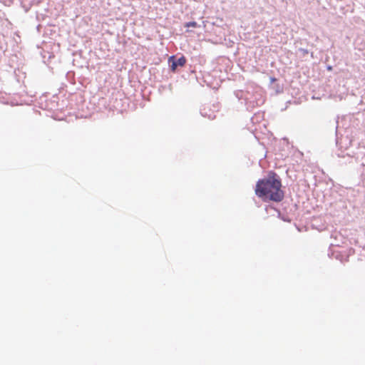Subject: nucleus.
Masks as SVG:
<instances>
[{
	"mask_svg": "<svg viewBox=\"0 0 365 365\" xmlns=\"http://www.w3.org/2000/svg\"><path fill=\"white\" fill-rule=\"evenodd\" d=\"M196 26V22H190L188 24H187L186 26L189 27V26H192V27H195Z\"/></svg>",
	"mask_w": 365,
	"mask_h": 365,
	"instance_id": "obj_3",
	"label": "nucleus"
},
{
	"mask_svg": "<svg viewBox=\"0 0 365 365\" xmlns=\"http://www.w3.org/2000/svg\"><path fill=\"white\" fill-rule=\"evenodd\" d=\"M255 194L264 200L282 201L284 198V192L279 176L274 172H269L267 178L258 180Z\"/></svg>",
	"mask_w": 365,
	"mask_h": 365,
	"instance_id": "obj_1",
	"label": "nucleus"
},
{
	"mask_svg": "<svg viewBox=\"0 0 365 365\" xmlns=\"http://www.w3.org/2000/svg\"><path fill=\"white\" fill-rule=\"evenodd\" d=\"M173 61L171 65V69L174 71L176 70L178 66H183L186 63V59L184 56L179 58L176 61H174V56H171L169 61Z\"/></svg>",
	"mask_w": 365,
	"mask_h": 365,
	"instance_id": "obj_2",
	"label": "nucleus"
}]
</instances>
